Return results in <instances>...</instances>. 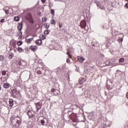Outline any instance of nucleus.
<instances>
[{
  "label": "nucleus",
  "instance_id": "obj_24",
  "mask_svg": "<svg viewBox=\"0 0 128 128\" xmlns=\"http://www.w3.org/2000/svg\"><path fill=\"white\" fill-rule=\"evenodd\" d=\"M50 32V30H46L44 31V34L48 35V34Z\"/></svg>",
  "mask_w": 128,
  "mask_h": 128
},
{
  "label": "nucleus",
  "instance_id": "obj_17",
  "mask_svg": "<svg viewBox=\"0 0 128 128\" xmlns=\"http://www.w3.org/2000/svg\"><path fill=\"white\" fill-rule=\"evenodd\" d=\"M78 60L80 62H84V58H82V57L78 56Z\"/></svg>",
  "mask_w": 128,
  "mask_h": 128
},
{
  "label": "nucleus",
  "instance_id": "obj_14",
  "mask_svg": "<svg viewBox=\"0 0 128 128\" xmlns=\"http://www.w3.org/2000/svg\"><path fill=\"white\" fill-rule=\"evenodd\" d=\"M104 124L106 126H110V125L112 124V121L110 120H106Z\"/></svg>",
  "mask_w": 128,
  "mask_h": 128
},
{
  "label": "nucleus",
  "instance_id": "obj_29",
  "mask_svg": "<svg viewBox=\"0 0 128 128\" xmlns=\"http://www.w3.org/2000/svg\"><path fill=\"white\" fill-rule=\"evenodd\" d=\"M22 41H18V42H17V45L20 46H22Z\"/></svg>",
  "mask_w": 128,
  "mask_h": 128
},
{
  "label": "nucleus",
  "instance_id": "obj_37",
  "mask_svg": "<svg viewBox=\"0 0 128 128\" xmlns=\"http://www.w3.org/2000/svg\"><path fill=\"white\" fill-rule=\"evenodd\" d=\"M94 120V112H92V120Z\"/></svg>",
  "mask_w": 128,
  "mask_h": 128
},
{
  "label": "nucleus",
  "instance_id": "obj_41",
  "mask_svg": "<svg viewBox=\"0 0 128 128\" xmlns=\"http://www.w3.org/2000/svg\"><path fill=\"white\" fill-rule=\"evenodd\" d=\"M125 6H126V8H128V3H126V4H125Z\"/></svg>",
  "mask_w": 128,
  "mask_h": 128
},
{
  "label": "nucleus",
  "instance_id": "obj_31",
  "mask_svg": "<svg viewBox=\"0 0 128 128\" xmlns=\"http://www.w3.org/2000/svg\"><path fill=\"white\" fill-rule=\"evenodd\" d=\"M124 62V58H121L119 60V62Z\"/></svg>",
  "mask_w": 128,
  "mask_h": 128
},
{
  "label": "nucleus",
  "instance_id": "obj_43",
  "mask_svg": "<svg viewBox=\"0 0 128 128\" xmlns=\"http://www.w3.org/2000/svg\"><path fill=\"white\" fill-rule=\"evenodd\" d=\"M68 56L70 58H72V55H70V54L68 55Z\"/></svg>",
  "mask_w": 128,
  "mask_h": 128
},
{
  "label": "nucleus",
  "instance_id": "obj_46",
  "mask_svg": "<svg viewBox=\"0 0 128 128\" xmlns=\"http://www.w3.org/2000/svg\"><path fill=\"white\" fill-rule=\"evenodd\" d=\"M126 98H128V92L126 94Z\"/></svg>",
  "mask_w": 128,
  "mask_h": 128
},
{
  "label": "nucleus",
  "instance_id": "obj_49",
  "mask_svg": "<svg viewBox=\"0 0 128 128\" xmlns=\"http://www.w3.org/2000/svg\"><path fill=\"white\" fill-rule=\"evenodd\" d=\"M40 118H42V117H38V120L39 119H40Z\"/></svg>",
  "mask_w": 128,
  "mask_h": 128
},
{
  "label": "nucleus",
  "instance_id": "obj_26",
  "mask_svg": "<svg viewBox=\"0 0 128 128\" xmlns=\"http://www.w3.org/2000/svg\"><path fill=\"white\" fill-rule=\"evenodd\" d=\"M18 36H20L22 38V31H19L18 32Z\"/></svg>",
  "mask_w": 128,
  "mask_h": 128
},
{
  "label": "nucleus",
  "instance_id": "obj_21",
  "mask_svg": "<svg viewBox=\"0 0 128 128\" xmlns=\"http://www.w3.org/2000/svg\"><path fill=\"white\" fill-rule=\"evenodd\" d=\"M2 76H6V74H7V76H8V72L6 70L2 71Z\"/></svg>",
  "mask_w": 128,
  "mask_h": 128
},
{
  "label": "nucleus",
  "instance_id": "obj_32",
  "mask_svg": "<svg viewBox=\"0 0 128 128\" xmlns=\"http://www.w3.org/2000/svg\"><path fill=\"white\" fill-rule=\"evenodd\" d=\"M51 24H56V20H51L50 22Z\"/></svg>",
  "mask_w": 128,
  "mask_h": 128
},
{
  "label": "nucleus",
  "instance_id": "obj_36",
  "mask_svg": "<svg viewBox=\"0 0 128 128\" xmlns=\"http://www.w3.org/2000/svg\"><path fill=\"white\" fill-rule=\"evenodd\" d=\"M66 62H68V64H69V62H70V58H68L66 59Z\"/></svg>",
  "mask_w": 128,
  "mask_h": 128
},
{
  "label": "nucleus",
  "instance_id": "obj_28",
  "mask_svg": "<svg viewBox=\"0 0 128 128\" xmlns=\"http://www.w3.org/2000/svg\"><path fill=\"white\" fill-rule=\"evenodd\" d=\"M18 50L19 52H24V50H22V48L20 47H18Z\"/></svg>",
  "mask_w": 128,
  "mask_h": 128
},
{
  "label": "nucleus",
  "instance_id": "obj_33",
  "mask_svg": "<svg viewBox=\"0 0 128 128\" xmlns=\"http://www.w3.org/2000/svg\"><path fill=\"white\" fill-rule=\"evenodd\" d=\"M51 14L53 16H54V9L51 10Z\"/></svg>",
  "mask_w": 128,
  "mask_h": 128
},
{
  "label": "nucleus",
  "instance_id": "obj_34",
  "mask_svg": "<svg viewBox=\"0 0 128 128\" xmlns=\"http://www.w3.org/2000/svg\"><path fill=\"white\" fill-rule=\"evenodd\" d=\"M59 26H60V28H62V22H59Z\"/></svg>",
  "mask_w": 128,
  "mask_h": 128
},
{
  "label": "nucleus",
  "instance_id": "obj_48",
  "mask_svg": "<svg viewBox=\"0 0 128 128\" xmlns=\"http://www.w3.org/2000/svg\"><path fill=\"white\" fill-rule=\"evenodd\" d=\"M120 42H122V40H123L122 38H121L120 39Z\"/></svg>",
  "mask_w": 128,
  "mask_h": 128
},
{
  "label": "nucleus",
  "instance_id": "obj_40",
  "mask_svg": "<svg viewBox=\"0 0 128 128\" xmlns=\"http://www.w3.org/2000/svg\"><path fill=\"white\" fill-rule=\"evenodd\" d=\"M76 116V114L72 113L70 116H71V118H72V116Z\"/></svg>",
  "mask_w": 128,
  "mask_h": 128
},
{
  "label": "nucleus",
  "instance_id": "obj_35",
  "mask_svg": "<svg viewBox=\"0 0 128 128\" xmlns=\"http://www.w3.org/2000/svg\"><path fill=\"white\" fill-rule=\"evenodd\" d=\"M105 64H106V66H108V64H110V61H106L105 62Z\"/></svg>",
  "mask_w": 128,
  "mask_h": 128
},
{
  "label": "nucleus",
  "instance_id": "obj_16",
  "mask_svg": "<svg viewBox=\"0 0 128 128\" xmlns=\"http://www.w3.org/2000/svg\"><path fill=\"white\" fill-rule=\"evenodd\" d=\"M80 84H82L84 82V78H81L79 79V82H78Z\"/></svg>",
  "mask_w": 128,
  "mask_h": 128
},
{
  "label": "nucleus",
  "instance_id": "obj_47",
  "mask_svg": "<svg viewBox=\"0 0 128 128\" xmlns=\"http://www.w3.org/2000/svg\"><path fill=\"white\" fill-rule=\"evenodd\" d=\"M42 40H44V38H44V36H42Z\"/></svg>",
  "mask_w": 128,
  "mask_h": 128
},
{
  "label": "nucleus",
  "instance_id": "obj_5",
  "mask_svg": "<svg viewBox=\"0 0 128 128\" xmlns=\"http://www.w3.org/2000/svg\"><path fill=\"white\" fill-rule=\"evenodd\" d=\"M48 119L44 118L40 120V124L42 126H46L48 124Z\"/></svg>",
  "mask_w": 128,
  "mask_h": 128
},
{
  "label": "nucleus",
  "instance_id": "obj_1",
  "mask_svg": "<svg viewBox=\"0 0 128 128\" xmlns=\"http://www.w3.org/2000/svg\"><path fill=\"white\" fill-rule=\"evenodd\" d=\"M11 120L12 124V126H14L18 128V126H20V124H22V118H18V119H16V118L12 117Z\"/></svg>",
  "mask_w": 128,
  "mask_h": 128
},
{
  "label": "nucleus",
  "instance_id": "obj_42",
  "mask_svg": "<svg viewBox=\"0 0 128 128\" xmlns=\"http://www.w3.org/2000/svg\"><path fill=\"white\" fill-rule=\"evenodd\" d=\"M0 22H4V19H2L0 20Z\"/></svg>",
  "mask_w": 128,
  "mask_h": 128
},
{
  "label": "nucleus",
  "instance_id": "obj_22",
  "mask_svg": "<svg viewBox=\"0 0 128 128\" xmlns=\"http://www.w3.org/2000/svg\"><path fill=\"white\" fill-rule=\"evenodd\" d=\"M14 56V53L10 52L9 53V56H8V58H10V60H12V58Z\"/></svg>",
  "mask_w": 128,
  "mask_h": 128
},
{
  "label": "nucleus",
  "instance_id": "obj_2",
  "mask_svg": "<svg viewBox=\"0 0 128 128\" xmlns=\"http://www.w3.org/2000/svg\"><path fill=\"white\" fill-rule=\"evenodd\" d=\"M51 92L54 96H58L60 94V88L58 84H54L53 88L51 90Z\"/></svg>",
  "mask_w": 128,
  "mask_h": 128
},
{
  "label": "nucleus",
  "instance_id": "obj_50",
  "mask_svg": "<svg viewBox=\"0 0 128 128\" xmlns=\"http://www.w3.org/2000/svg\"><path fill=\"white\" fill-rule=\"evenodd\" d=\"M2 90V87L0 86V90Z\"/></svg>",
  "mask_w": 128,
  "mask_h": 128
},
{
  "label": "nucleus",
  "instance_id": "obj_20",
  "mask_svg": "<svg viewBox=\"0 0 128 128\" xmlns=\"http://www.w3.org/2000/svg\"><path fill=\"white\" fill-rule=\"evenodd\" d=\"M10 85L8 84V83H6L4 85V88H10Z\"/></svg>",
  "mask_w": 128,
  "mask_h": 128
},
{
  "label": "nucleus",
  "instance_id": "obj_11",
  "mask_svg": "<svg viewBox=\"0 0 128 128\" xmlns=\"http://www.w3.org/2000/svg\"><path fill=\"white\" fill-rule=\"evenodd\" d=\"M44 72H46V70H44L42 71L38 70L37 71L38 74H41V76H44Z\"/></svg>",
  "mask_w": 128,
  "mask_h": 128
},
{
  "label": "nucleus",
  "instance_id": "obj_25",
  "mask_svg": "<svg viewBox=\"0 0 128 128\" xmlns=\"http://www.w3.org/2000/svg\"><path fill=\"white\" fill-rule=\"evenodd\" d=\"M4 57L3 56L0 55V62H4Z\"/></svg>",
  "mask_w": 128,
  "mask_h": 128
},
{
  "label": "nucleus",
  "instance_id": "obj_9",
  "mask_svg": "<svg viewBox=\"0 0 128 128\" xmlns=\"http://www.w3.org/2000/svg\"><path fill=\"white\" fill-rule=\"evenodd\" d=\"M28 20L31 24H34V20L32 19V14H28Z\"/></svg>",
  "mask_w": 128,
  "mask_h": 128
},
{
  "label": "nucleus",
  "instance_id": "obj_18",
  "mask_svg": "<svg viewBox=\"0 0 128 128\" xmlns=\"http://www.w3.org/2000/svg\"><path fill=\"white\" fill-rule=\"evenodd\" d=\"M9 104L10 106H14V100L12 98L9 100Z\"/></svg>",
  "mask_w": 128,
  "mask_h": 128
},
{
  "label": "nucleus",
  "instance_id": "obj_13",
  "mask_svg": "<svg viewBox=\"0 0 128 128\" xmlns=\"http://www.w3.org/2000/svg\"><path fill=\"white\" fill-rule=\"evenodd\" d=\"M18 28L19 31H21L22 30V23L18 24Z\"/></svg>",
  "mask_w": 128,
  "mask_h": 128
},
{
  "label": "nucleus",
  "instance_id": "obj_44",
  "mask_svg": "<svg viewBox=\"0 0 128 128\" xmlns=\"http://www.w3.org/2000/svg\"><path fill=\"white\" fill-rule=\"evenodd\" d=\"M5 12H6V14H8V10H5Z\"/></svg>",
  "mask_w": 128,
  "mask_h": 128
},
{
  "label": "nucleus",
  "instance_id": "obj_45",
  "mask_svg": "<svg viewBox=\"0 0 128 128\" xmlns=\"http://www.w3.org/2000/svg\"><path fill=\"white\" fill-rule=\"evenodd\" d=\"M66 54H68V56H70V52H67Z\"/></svg>",
  "mask_w": 128,
  "mask_h": 128
},
{
  "label": "nucleus",
  "instance_id": "obj_19",
  "mask_svg": "<svg viewBox=\"0 0 128 128\" xmlns=\"http://www.w3.org/2000/svg\"><path fill=\"white\" fill-rule=\"evenodd\" d=\"M34 40V38H30L28 39H26V42L27 44H30V42H32Z\"/></svg>",
  "mask_w": 128,
  "mask_h": 128
},
{
  "label": "nucleus",
  "instance_id": "obj_7",
  "mask_svg": "<svg viewBox=\"0 0 128 128\" xmlns=\"http://www.w3.org/2000/svg\"><path fill=\"white\" fill-rule=\"evenodd\" d=\"M11 94L12 95L13 98H16V96L18 94V91H16V90L14 89L11 92Z\"/></svg>",
  "mask_w": 128,
  "mask_h": 128
},
{
  "label": "nucleus",
  "instance_id": "obj_39",
  "mask_svg": "<svg viewBox=\"0 0 128 128\" xmlns=\"http://www.w3.org/2000/svg\"><path fill=\"white\" fill-rule=\"evenodd\" d=\"M41 2L42 4H44L46 2V0H41Z\"/></svg>",
  "mask_w": 128,
  "mask_h": 128
},
{
  "label": "nucleus",
  "instance_id": "obj_12",
  "mask_svg": "<svg viewBox=\"0 0 128 128\" xmlns=\"http://www.w3.org/2000/svg\"><path fill=\"white\" fill-rule=\"evenodd\" d=\"M36 44L38 46H42V41L40 40H38L36 41Z\"/></svg>",
  "mask_w": 128,
  "mask_h": 128
},
{
  "label": "nucleus",
  "instance_id": "obj_3",
  "mask_svg": "<svg viewBox=\"0 0 128 128\" xmlns=\"http://www.w3.org/2000/svg\"><path fill=\"white\" fill-rule=\"evenodd\" d=\"M27 114L28 116L30 118L36 116V112L34 110H30L27 112Z\"/></svg>",
  "mask_w": 128,
  "mask_h": 128
},
{
  "label": "nucleus",
  "instance_id": "obj_38",
  "mask_svg": "<svg viewBox=\"0 0 128 128\" xmlns=\"http://www.w3.org/2000/svg\"><path fill=\"white\" fill-rule=\"evenodd\" d=\"M14 118H16V120H18V118H20V117L18 116H17L16 117H14Z\"/></svg>",
  "mask_w": 128,
  "mask_h": 128
},
{
  "label": "nucleus",
  "instance_id": "obj_51",
  "mask_svg": "<svg viewBox=\"0 0 128 128\" xmlns=\"http://www.w3.org/2000/svg\"><path fill=\"white\" fill-rule=\"evenodd\" d=\"M74 126H76V124H74Z\"/></svg>",
  "mask_w": 128,
  "mask_h": 128
},
{
  "label": "nucleus",
  "instance_id": "obj_27",
  "mask_svg": "<svg viewBox=\"0 0 128 128\" xmlns=\"http://www.w3.org/2000/svg\"><path fill=\"white\" fill-rule=\"evenodd\" d=\"M14 20L16 22H18L20 20V17H18V16H14Z\"/></svg>",
  "mask_w": 128,
  "mask_h": 128
},
{
  "label": "nucleus",
  "instance_id": "obj_15",
  "mask_svg": "<svg viewBox=\"0 0 128 128\" xmlns=\"http://www.w3.org/2000/svg\"><path fill=\"white\" fill-rule=\"evenodd\" d=\"M10 44H11V46H12L13 48H16V42H10Z\"/></svg>",
  "mask_w": 128,
  "mask_h": 128
},
{
  "label": "nucleus",
  "instance_id": "obj_6",
  "mask_svg": "<svg viewBox=\"0 0 128 128\" xmlns=\"http://www.w3.org/2000/svg\"><path fill=\"white\" fill-rule=\"evenodd\" d=\"M80 26L82 28H86V20H82L81 21Z\"/></svg>",
  "mask_w": 128,
  "mask_h": 128
},
{
  "label": "nucleus",
  "instance_id": "obj_10",
  "mask_svg": "<svg viewBox=\"0 0 128 128\" xmlns=\"http://www.w3.org/2000/svg\"><path fill=\"white\" fill-rule=\"evenodd\" d=\"M30 50H32V52H36V50H38V46H30Z\"/></svg>",
  "mask_w": 128,
  "mask_h": 128
},
{
  "label": "nucleus",
  "instance_id": "obj_4",
  "mask_svg": "<svg viewBox=\"0 0 128 128\" xmlns=\"http://www.w3.org/2000/svg\"><path fill=\"white\" fill-rule=\"evenodd\" d=\"M35 105L37 112H38L39 110H40V108H42V102H40L37 103H35Z\"/></svg>",
  "mask_w": 128,
  "mask_h": 128
},
{
  "label": "nucleus",
  "instance_id": "obj_23",
  "mask_svg": "<svg viewBox=\"0 0 128 128\" xmlns=\"http://www.w3.org/2000/svg\"><path fill=\"white\" fill-rule=\"evenodd\" d=\"M50 24H44V26L45 28H46L47 30H48V28H50Z\"/></svg>",
  "mask_w": 128,
  "mask_h": 128
},
{
  "label": "nucleus",
  "instance_id": "obj_30",
  "mask_svg": "<svg viewBox=\"0 0 128 128\" xmlns=\"http://www.w3.org/2000/svg\"><path fill=\"white\" fill-rule=\"evenodd\" d=\"M46 20H48V18L46 17H44L42 18V22H46Z\"/></svg>",
  "mask_w": 128,
  "mask_h": 128
},
{
  "label": "nucleus",
  "instance_id": "obj_8",
  "mask_svg": "<svg viewBox=\"0 0 128 128\" xmlns=\"http://www.w3.org/2000/svg\"><path fill=\"white\" fill-rule=\"evenodd\" d=\"M97 6L99 7L102 10H106V8H104V6L102 5V2H98L97 3Z\"/></svg>",
  "mask_w": 128,
  "mask_h": 128
}]
</instances>
